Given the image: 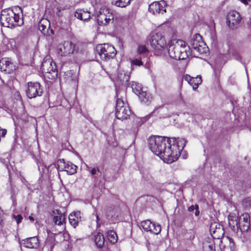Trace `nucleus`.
Returning <instances> with one entry per match:
<instances>
[{
	"instance_id": "nucleus-5",
	"label": "nucleus",
	"mask_w": 251,
	"mask_h": 251,
	"mask_svg": "<svg viewBox=\"0 0 251 251\" xmlns=\"http://www.w3.org/2000/svg\"><path fill=\"white\" fill-rule=\"evenodd\" d=\"M78 50V47L71 41H65L57 47V52L61 56H69Z\"/></svg>"
},
{
	"instance_id": "nucleus-33",
	"label": "nucleus",
	"mask_w": 251,
	"mask_h": 251,
	"mask_svg": "<svg viewBox=\"0 0 251 251\" xmlns=\"http://www.w3.org/2000/svg\"><path fill=\"white\" fill-rule=\"evenodd\" d=\"M201 82V77L200 75H198L196 77L192 78V81L190 85L192 86L194 90H196L198 88L199 84H200Z\"/></svg>"
},
{
	"instance_id": "nucleus-23",
	"label": "nucleus",
	"mask_w": 251,
	"mask_h": 251,
	"mask_svg": "<svg viewBox=\"0 0 251 251\" xmlns=\"http://www.w3.org/2000/svg\"><path fill=\"white\" fill-rule=\"evenodd\" d=\"M50 26V22L46 19H42L38 23L39 29L44 35L48 33Z\"/></svg>"
},
{
	"instance_id": "nucleus-25",
	"label": "nucleus",
	"mask_w": 251,
	"mask_h": 251,
	"mask_svg": "<svg viewBox=\"0 0 251 251\" xmlns=\"http://www.w3.org/2000/svg\"><path fill=\"white\" fill-rule=\"evenodd\" d=\"M139 88H140V89H137V91L138 92V97L141 101L144 103H147L148 102H150L151 100V97L150 94L145 91H141L140 92V89L141 88L140 87H139Z\"/></svg>"
},
{
	"instance_id": "nucleus-15",
	"label": "nucleus",
	"mask_w": 251,
	"mask_h": 251,
	"mask_svg": "<svg viewBox=\"0 0 251 251\" xmlns=\"http://www.w3.org/2000/svg\"><path fill=\"white\" fill-rule=\"evenodd\" d=\"M180 42L178 40L175 42L171 43L168 48V53L170 57L176 60H182L181 55L180 52Z\"/></svg>"
},
{
	"instance_id": "nucleus-48",
	"label": "nucleus",
	"mask_w": 251,
	"mask_h": 251,
	"mask_svg": "<svg viewBox=\"0 0 251 251\" xmlns=\"http://www.w3.org/2000/svg\"><path fill=\"white\" fill-rule=\"evenodd\" d=\"M236 53L235 52L234 53H233V55H235V56H237V58H236L237 59H241V57L240 56H239L238 55H237H237H235Z\"/></svg>"
},
{
	"instance_id": "nucleus-17",
	"label": "nucleus",
	"mask_w": 251,
	"mask_h": 251,
	"mask_svg": "<svg viewBox=\"0 0 251 251\" xmlns=\"http://www.w3.org/2000/svg\"><path fill=\"white\" fill-rule=\"evenodd\" d=\"M219 246L222 251H234L235 244L229 236H225L220 240Z\"/></svg>"
},
{
	"instance_id": "nucleus-29",
	"label": "nucleus",
	"mask_w": 251,
	"mask_h": 251,
	"mask_svg": "<svg viewBox=\"0 0 251 251\" xmlns=\"http://www.w3.org/2000/svg\"><path fill=\"white\" fill-rule=\"evenodd\" d=\"M119 208L117 206H110L107 208L106 210V215L108 218H113L115 216L117 217V213Z\"/></svg>"
},
{
	"instance_id": "nucleus-11",
	"label": "nucleus",
	"mask_w": 251,
	"mask_h": 251,
	"mask_svg": "<svg viewBox=\"0 0 251 251\" xmlns=\"http://www.w3.org/2000/svg\"><path fill=\"white\" fill-rule=\"evenodd\" d=\"M242 17L239 12L235 10L229 11L226 16V23L229 27L233 28L239 25Z\"/></svg>"
},
{
	"instance_id": "nucleus-28",
	"label": "nucleus",
	"mask_w": 251,
	"mask_h": 251,
	"mask_svg": "<svg viewBox=\"0 0 251 251\" xmlns=\"http://www.w3.org/2000/svg\"><path fill=\"white\" fill-rule=\"evenodd\" d=\"M203 248L205 251H216L213 239L206 240L203 243Z\"/></svg>"
},
{
	"instance_id": "nucleus-43",
	"label": "nucleus",
	"mask_w": 251,
	"mask_h": 251,
	"mask_svg": "<svg viewBox=\"0 0 251 251\" xmlns=\"http://www.w3.org/2000/svg\"><path fill=\"white\" fill-rule=\"evenodd\" d=\"M3 217H2V211L0 208V226H3Z\"/></svg>"
},
{
	"instance_id": "nucleus-44",
	"label": "nucleus",
	"mask_w": 251,
	"mask_h": 251,
	"mask_svg": "<svg viewBox=\"0 0 251 251\" xmlns=\"http://www.w3.org/2000/svg\"><path fill=\"white\" fill-rule=\"evenodd\" d=\"M196 209V204L195 205H192L191 206H190L189 207H188V211L189 212H192L194 210H195Z\"/></svg>"
},
{
	"instance_id": "nucleus-8",
	"label": "nucleus",
	"mask_w": 251,
	"mask_h": 251,
	"mask_svg": "<svg viewBox=\"0 0 251 251\" xmlns=\"http://www.w3.org/2000/svg\"><path fill=\"white\" fill-rule=\"evenodd\" d=\"M114 16L108 8H100L99 13L97 15V22L99 25H105L112 22L114 20Z\"/></svg>"
},
{
	"instance_id": "nucleus-14",
	"label": "nucleus",
	"mask_w": 251,
	"mask_h": 251,
	"mask_svg": "<svg viewBox=\"0 0 251 251\" xmlns=\"http://www.w3.org/2000/svg\"><path fill=\"white\" fill-rule=\"evenodd\" d=\"M238 231L242 232L248 231L250 229V216L248 213L242 214L238 221Z\"/></svg>"
},
{
	"instance_id": "nucleus-9",
	"label": "nucleus",
	"mask_w": 251,
	"mask_h": 251,
	"mask_svg": "<svg viewBox=\"0 0 251 251\" xmlns=\"http://www.w3.org/2000/svg\"><path fill=\"white\" fill-rule=\"evenodd\" d=\"M43 90L41 84L38 82H28L27 83L26 94L29 99L35 98L41 96Z\"/></svg>"
},
{
	"instance_id": "nucleus-40",
	"label": "nucleus",
	"mask_w": 251,
	"mask_h": 251,
	"mask_svg": "<svg viewBox=\"0 0 251 251\" xmlns=\"http://www.w3.org/2000/svg\"><path fill=\"white\" fill-rule=\"evenodd\" d=\"M149 53L138 54L137 57L141 59V60H143L144 62H146L147 63L149 60Z\"/></svg>"
},
{
	"instance_id": "nucleus-1",
	"label": "nucleus",
	"mask_w": 251,
	"mask_h": 251,
	"mask_svg": "<svg viewBox=\"0 0 251 251\" xmlns=\"http://www.w3.org/2000/svg\"><path fill=\"white\" fill-rule=\"evenodd\" d=\"M148 144L151 151L164 162L172 163L179 158L185 142L178 138L151 136L148 139Z\"/></svg>"
},
{
	"instance_id": "nucleus-38",
	"label": "nucleus",
	"mask_w": 251,
	"mask_h": 251,
	"mask_svg": "<svg viewBox=\"0 0 251 251\" xmlns=\"http://www.w3.org/2000/svg\"><path fill=\"white\" fill-rule=\"evenodd\" d=\"M161 230V226L159 225H155L153 223V226H152L151 230L150 232L154 234H158L160 232Z\"/></svg>"
},
{
	"instance_id": "nucleus-36",
	"label": "nucleus",
	"mask_w": 251,
	"mask_h": 251,
	"mask_svg": "<svg viewBox=\"0 0 251 251\" xmlns=\"http://www.w3.org/2000/svg\"><path fill=\"white\" fill-rule=\"evenodd\" d=\"M55 239L53 238H48L46 241L45 245L48 248L52 249L54 245Z\"/></svg>"
},
{
	"instance_id": "nucleus-18",
	"label": "nucleus",
	"mask_w": 251,
	"mask_h": 251,
	"mask_svg": "<svg viewBox=\"0 0 251 251\" xmlns=\"http://www.w3.org/2000/svg\"><path fill=\"white\" fill-rule=\"evenodd\" d=\"M15 69L13 62L6 58H2L0 60V70L6 74H11Z\"/></svg>"
},
{
	"instance_id": "nucleus-19",
	"label": "nucleus",
	"mask_w": 251,
	"mask_h": 251,
	"mask_svg": "<svg viewBox=\"0 0 251 251\" xmlns=\"http://www.w3.org/2000/svg\"><path fill=\"white\" fill-rule=\"evenodd\" d=\"M23 244L26 248L34 249L39 246V242L37 237H33L23 240Z\"/></svg>"
},
{
	"instance_id": "nucleus-47",
	"label": "nucleus",
	"mask_w": 251,
	"mask_h": 251,
	"mask_svg": "<svg viewBox=\"0 0 251 251\" xmlns=\"http://www.w3.org/2000/svg\"><path fill=\"white\" fill-rule=\"evenodd\" d=\"M241 1L244 4H248L249 2L251 1V0H241Z\"/></svg>"
},
{
	"instance_id": "nucleus-12",
	"label": "nucleus",
	"mask_w": 251,
	"mask_h": 251,
	"mask_svg": "<svg viewBox=\"0 0 251 251\" xmlns=\"http://www.w3.org/2000/svg\"><path fill=\"white\" fill-rule=\"evenodd\" d=\"M58 167L60 171H66L70 175L75 174L77 168V166L72 162L69 161L66 162L63 159L58 161Z\"/></svg>"
},
{
	"instance_id": "nucleus-34",
	"label": "nucleus",
	"mask_w": 251,
	"mask_h": 251,
	"mask_svg": "<svg viewBox=\"0 0 251 251\" xmlns=\"http://www.w3.org/2000/svg\"><path fill=\"white\" fill-rule=\"evenodd\" d=\"M141 225L145 231L150 232L152 226H153V223L150 220H145L141 223Z\"/></svg>"
},
{
	"instance_id": "nucleus-21",
	"label": "nucleus",
	"mask_w": 251,
	"mask_h": 251,
	"mask_svg": "<svg viewBox=\"0 0 251 251\" xmlns=\"http://www.w3.org/2000/svg\"><path fill=\"white\" fill-rule=\"evenodd\" d=\"M81 213L79 211L74 212L69 216V223L71 226L75 228L79 222L81 221Z\"/></svg>"
},
{
	"instance_id": "nucleus-30",
	"label": "nucleus",
	"mask_w": 251,
	"mask_h": 251,
	"mask_svg": "<svg viewBox=\"0 0 251 251\" xmlns=\"http://www.w3.org/2000/svg\"><path fill=\"white\" fill-rule=\"evenodd\" d=\"M131 0H111V3L120 7H126L130 3Z\"/></svg>"
},
{
	"instance_id": "nucleus-16",
	"label": "nucleus",
	"mask_w": 251,
	"mask_h": 251,
	"mask_svg": "<svg viewBox=\"0 0 251 251\" xmlns=\"http://www.w3.org/2000/svg\"><path fill=\"white\" fill-rule=\"evenodd\" d=\"M166 3L164 0H161L158 2H153L150 4L149 11L153 15L166 12Z\"/></svg>"
},
{
	"instance_id": "nucleus-32",
	"label": "nucleus",
	"mask_w": 251,
	"mask_h": 251,
	"mask_svg": "<svg viewBox=\"0 0 251 251\" xmlns=\"http://www.w3.org/2000/svg\"><path fill=\"white\" fill-rule=\"evenodd\" d=\"M238 217H233V218H229V226L231 228V229L234 231H238Z\"/></svg>"
},
{
	"instance_id": "nucleus-26",
	"label": "nucleus",
	"mask_w": 251,
	"mask_h": 251,
	"mask_svg": "<svg viewBox=\"0 0 251 251\" xmlns=\"http://www.w3.org/2000/svg\"><path fill=\"white\" fill-rule=\"evenodd\" d=\"M117 79L122 85H126L129 81L130 75L124 71H120L117 74Z\"/></svg>"
},
{
	"instance_id": "nucleus-37",
	"label": "nucleus",
	"mask_w": 251,
	"mask_h": 251,
	"mask_svg": "<svg viewBox=\"0 0 251 251\" xmlns=\"http://www.w3.org/2000/svg\"><path fill=\"white\" fill-rule=\"evenodd\" d=\"M66 9L64 7L58 6L56 8V14L59 17L61 18L64 16Z\"/></svg>"
},
{
	"instance_id": "nucleus-35",
	"label": "nucleus",
	"mask_w": 251,
	"mask_h": 251,
	"mask_svg": "<svg viewBox=\"0 0 251 251\" xmlns=\"http://www.w3.org/2000/svg\"><path fill=\"white\" fill-rule=\"evenodd\" d=\"M137 52L138 54L149 53V50L147 49L146 46L144 45L139 46L137 49Z\"/></svg>"
},
{
	"instance_id": "nucleus-45",
	"label": "nucleus",
	"mask_w": 251,
	"mask_h": 251,
	"mask_svg": "<svg viewBox=\"0 0 251 251\" xmlns=\"http://www.w3.org/2000/svg\"><path fill=\"white\" fill-rule=\"evenodd\" d=\"M99 172L100 170L99 169H96V168H93L91 171V174L92 175H94L96 174L97 172Z\"/></svg>"
},
{
	"instance_id": "nucleus-46",
	"label": "nucleus",
	"mask_w": 251,
	"mask_h": 251,
	"mask_svg": "<svg viewBox=\"0 0 251 251\" xmlns=\"http://www.w3.org/2000/svg\"><path fill=\"white\" fill-rule=\"evenodd\" d=\"M199 205L196 204V209H195V215L196 216H198L200 214V211H199Z\"/></svg>"
},
{
	"instance_id": "nucleus-7",
	"label": "nucleus",
	"mask_w": 251,
	"mask_h": 251,
	"mask_svg": "<svg viewBox=\"0 0 251 251\" xmlns=\"http://www.w3.org/2000/svg\"><path fill=\"white\" fill-rule=\"evenodd\" d=\"M150 42L151 46L156 50H161L164 49L167 44L165 36L160 32L152 34Z\"/></svg>"
},
{
	"instance_id": "nucleus-6",
	"label": "nucleus",
	"mask_w": 251,
	"mask_h": 251,
	"mask_svg": "<svg viewBox=\"0 0 251 251\" xmlns=\"http://www.w3.org/2000/svg\"><path fill=\"white\" fill-rule=\"evenodd\" d=\"M115 110L116 117L119 120L127 119L131 114L129 107L126 105L123 100L120 98H117Z\"/></svg>"
},
{
	"instance_id": "nucleus-39",
	"label": "nucleus",
	"mask_w": 251,
	"mask_h": 251,
	"mask_svg": "<svg viewBox=\"0 0 251 251\" xmlns=\"http://www.w3.org/2000/svg\"><path fill=\"white\" fill-rule=\"evenodd\" d=\"M131 64L133 66H141L143 65L144 62L143 60H141V59H139L138 57L132 60L131 61Z\"/></svg>"
},
{
	"instance_id": "nucleus-42",
	"label": "nucleus",
	"mask_w": 251,
	"mask_h": 251,
	"mask_svg": "<svg viewBox=\"0 0 251 251\" xmlns=\"http://www.w3.org/2000/svg\"><path fill=\"white\" fill-rule=\"evenodd\" d=\"M193 77H191L189 75H184V80L188 82V83L190 84L191 82L192 81V79Z\"/></svg>"
},
{
	"instance_id": "nucleus-2",
	"label": "nucleus",
	"mask_w": 251,
	"mask_h": 251,
	"mask_svg": "<svg viewBox=\"0 0 251 251\" xmlns=\"http://www.w3.org/2000/svg\"><path fill=\"white\" fill-rule=\"evenodd\" d=\"M23 16L22 9L19 6L5 8L1 11L0 24L7 27L21 26L24 24Z\"/></svg>"
},
{
	"instance_id": "nucleus-13",
	"label": "nucleus",
	"mask_w": 251,
	"mask_h": 251,
	"mask_svg": "<svg viewBox=\"0 0 251 251\" xmlns=\"http://www.w3.org/2000/svg\"><path fill=\"white\" fill-rule=\"evenodd\" d=\"M209 231L213 239H221L224 237V227L218 223L212 224L210 226Z\"/></svg>"
},
{
	"instance_id": "nucleus-27",
	"label": "nucleus",
	"mask_w": 251,
	"mask_h": 251,
	"mask_svg": "<svg viewBox=\"0 0 251 251\" xmlns=\"http://www.w3.org/2000/svg\"><path fill=\"white\" fill-rule=\"evenodd\" d=\"M57 215L54 216L53 218V221L55 225L61 226L65 223V217L59 210H56Z\"/></svg>"
},
{
	"instance_id": "nucleus-20",
	"label": "nucleus",
	"mask_w": 251,
	"mask_h": 251,
	"mask_svg": "<svg viewBox=\"0 0 251 251\" xmlns=\"http://www.w3.org/2000/svg\"><path fill=\"white\" fill-rule=\"evenodd\" d=\"M178 42H180L179 51L181 53L182 60H184L190 55V47L184 41L178 40Z\"/></svg>"
},
{
	"instance_id": "nucleus-31",
	"label": "nucleus",
	"mask_w": 251,
	"mask_h": 251,
	"mask_svg": "<svg viewBox=\"0 0 251 251\" xmlns=\"http://www.w3.org/2000/svg\"><path fill=\"white\" fill-rule=\"evenodd\" d=\"M107 237L108 240L113 244L117 242L118 236L116 232L113 230L108 231L107 233Z\"/></svg>"
},
{
	"instance_id": "nucleus-3",
	"label": "nucleus",
	"mask_w": 251,
	"mask_h": 251,
	"mask_svg": "<svg viewBox=\"0 0 251 251\" xmlns=\"http://www.w3.org/2000/svg\"><path fill=\"white\" fill-rule=\"evenodd\" d=\"M45 79L48 80L55 79L58 75V70L56 63L52 59H46L42 64L41 67Z\"/></svg>"
},
{
	"instance_id": "nucleus-41",
	"label": "nucleus",
	"mask_w": 251,
	"mask_h": 251,
	"mask_svg": "<svg viewBox=\"0 0 251 251\" xmlns=\"http://www.w3.org/2000/svg\"><path fill=\"white\" fill-rule=\"evenodd\" d=\"M13 218L16 221L17 224H19L20 223H21L22 220L23 219V216L21 214L13 215Z\"/></svg>"
},
{
	"instance_id": "nucleus-49",
	"label": "nucleus",
	"mask_w": 251,
	"mask_h": 251,
	"mask_svg": "<svg viewBox=\"0 0 251 251\" xmlns=\"http://www.w3.org/2000/svg\"><path fill=\"white\" fill-rule=\"evenodd\" d=\"M28 218H29V219L30 221H32V222H33V221H34V219L33 218V217H32V216H29Z\"/></svg>"
},
{
	"instance_id": "nucleus-22",
	"label": "nucleus",
	"mask_w": 251,
	"mask_h": 251,
	"mask_svg": "<svg viewBox=\"0 0 251 251\" xmlns=\"http://www.w3.org/2000/svg\"><path fill=\"white\" fill-rule=\"evenodd\" d=\"M74 15L75 17L82 21H87L90 17V13L88 11H84L82 9H76Z\"/></svg>"
},
{
	"instance_id": "nucleus-10",
	"label": "nucleus",
	"mask_w": 251,
	"mask_h": 251,
	"mask_svg": "<svg viewBox=\"0 0 251 251\" xmlns=\"http://www.w3.org/2000/svg\"><path fill=\"white\" fill-rule=\"evenodd\" d=\"M192 48L200 54L206 53L208 48L202 40L200 34H196L191 41Z\"/></svg>"
},
{
	"instance_id": "nucleus-4",
	"label": "nucleus",
	"mask_w": 251,
	"mask_h": 251,
	"mask_svg": "<svg viewBox=\"0 0 251 251\" xmlns=\"http://www.w3.org/2000/svg\"><path fill=\"white\" fill-rule=\"evenodd\" d=\"M96 50L101 59L104 61H107L113 58L117 53V51L115 48L108 44L97 45Z\"/></svg>"
},
{
	"instance_id": "nucleus-24",
	"label": "nucleus",
	"mask_w": 251,
	"mask_h": 251,
	"mask_svg": "<svg viewBox=\"0 0 251 251\" xmlns=\"http://www.w3.org/2000/svg\"><path fill=\"white\" fill-rule=\"evenodd\" d=\"M93 240L98 248H101L103 247L105 239L103 235L100 232H98L93 236Z\"/></svg>"
},
{
	"instance_id": "nucleus-50",
	"label": "nucleus",
	"mask_w": 251,
	"mask_h": 251,
	"mask_svg": "<svg viewBox=\"0 0 251 251\" xmlns=\"http://www.w3.org/2000/svg\"><path fill=\"white\" fill-rule=\"evenodd\" d=\"M133 86H134V85L132 84V89H135L136 88H134Z\"/></svg>"
}]
</instances>
